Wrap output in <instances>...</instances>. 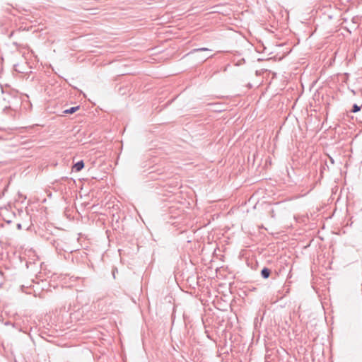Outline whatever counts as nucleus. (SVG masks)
I'll return each mask as SVG.
<instances>
[{
    "label": "nucleus",
    "instance_id": "4",
    "mask_svg": "<svg viewBox=\"0 0 362 362\" xmlns=\"http://www.w3.org/2000/svg\"><path fill=\"white\" fill-rule=\"evenodd\" d=\"M202 51H210V49L208 48H206V47L196 48V49H192L188 54H192V53H194L197 52H202Z\"/></svg>",
    "mask_w": 362,
    "mask_h": 362
},
{
    "label": "nucleus",
    "instance_id": "2",
    "mask_svg": "<svg viewBox=\"0 0 362 362\" xmlns=\"http://www.w3.org/2000/svg\"><path fill=\"white\" fill-rule=\"evenodd\" d=\"M271 270L267 267H264L261 271V276L263 279H267L269 277Z\"/></svg>",
    "mask_w": 362,
    "mask_h": 362
},
{
    "label": "nucleus",
    "instance_id": "6",
    "mask_svg": "<svg viewBox=\"0 0 362 362\" xmlns=\"http://www.w3.org/2000/svg\"><path fill=\"white\" fill-rule=\"evenodd\" d=\"M17 228H18V230H20V229H21V228H22V226H21V223H18V224H17Z\"/></svg>",
    "mask_w": 362,
    "mask_h": 362
},
{
    "label": "nucleus",
    "instance_id": "5",
    "mask_svg": "<svg viewBox=\"0 0 362 362\" xmlns=\"http://www.w3.org/2000/svg\"><path fill=\"white\" fill-rule=\"evenodd\" d=\"M361 107H362V105H361V106H358L357 104H354L352 107L351 112H354V113L360 111Z\"/></svg>",
    "mask_w": 362,
    "mask_h": 362
},
{
    "label": "nucleus",
    "instance_id": "1",
    "mask_svg": "<svg viewBox=\"0 0 362 362\" xmlns=\"http://www.w3.org/2000/svg\"><path fill=\"white\" fill-rule=\"evenodd\" d=\"M84 168V162L81 160L76 162L73 166V170L75 172H79Z\"/></svg>",
    "mask_w": 362,
    "mask_h": 362
},
{
    "label": "nucleus",
    "instance_id": "8",
    "mask_svg": "<svg viewBox=\"0 0 362 362\" xmlns=\"http://www.w3.org/2000/svg\"><path fill=\"white\" fill-rule=\"evenodd\" d=\"M213 57V56H212V55H211V56H209V57H206V59L211 58V57Z\"/></svg>",
    "mask_w": 362,
    "mask_h": 362
},
{
    "label": "nucleus",
    "instance_id": "3",
    "mask_svg": "<svg viewBox=\"0 0 362 362\" xmlns=\"http://www.w3.org/2000/svg\"><path fill=\"white\" fill-rule=\"evenodd\" d=\"M79 107H80L79 106L71 107L69 109L64 110L63 113L64 114H73V113L76 112L79 109Z\"/></svg>",
    "mask_w": 362,
    "mask_h": 362
},
{
    "label": "nucleus",
    "instance_id": "7",
    "mask_svg": "<svg viewBox=\"0 0 362 362\" xmlns=\"http://www.w3.org/2000/svg\"><path fill=\"white\" fill-rule=\"evenodd\" d=\"M330 161L332 162V163H334V160L332 159V158H330Z\"/></svg>",
    "mask_w": 362,
    "mask_h": 362
}]
</instances>
